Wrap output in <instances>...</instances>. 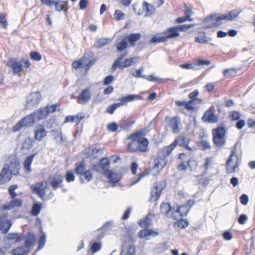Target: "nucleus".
Here are the masks:
<instances>
[{
	"label": "nucleus",
	"mask_w": 255,
	"mask_h": 255,
	"mask_svg": "<svg viewBox=\"0 0 255 255\" xmlns=\"http://www.w3.org/2000/svg\"><path fill=\"white\" fill-rule=\"evenodd\" d=\"M143 10L146 12L145 15H150L152 14L155 11V8L153 5L148 3L146 1H143L142 3Z\"/></svg>",
	"instance_id": "obj_31"
},
{
	"label": "nucleus",
	"mask_w": 255,
	"mask_h": 255,
	"mask_svg": "<svg viewBox=\"0 0 255 255\" xmlns=\"http://www.w3.org/2000/svg\"><path fill=\"white\" fill-rule=\"evenodd\" d=\"M161 190H159L157 185L155 186L151 192V196L149 199L150 202L157 201L160 197Z\"/></svg>",
	"instance_id": "obj_32"
},
{
	"label": "nucleus",
	"mask_w": 255,
	"mask_h": 255,
	"mask_svg": "<svg viewBox=\"0 0 255 255\" xmlns=\"http://www.w3.org/2000/svg\"><path fill=\"white\" fill-rule=\"evenodd\" d=\"M240 200L241 204L244 206L248 204L249 202V197L247 194H243L240 197Z\"/></svg>",
	"instance_id": "obj_64"
},
{
	"label": "nucleus",
	"mask_w": 255,
	"mask_h": 255,
	"mask_svg": "<svg viewBox=\"0 0 255 255\" xmlns=\"http://www.w3.org/2000/svg\"><path fill=\"white\" fill-rule=\"evenodd\" d=\"M167 149V147L166 146L160 149L158 151L157 157L154 160L153 168L157 169L158 172H159L166 165L167 162L166 157L171 153H168Z\"/></svg>",
	"instance_id": "obj_3"
},
{
	"label": "nucleus",
	"mask_w": 255,
	"mask_h": 255,
	"mask_svg": "<svg viewBox=\"0 0 255 255\" xmlns=\"http://www.w3.org/2000/svg\"><path fill=\"white\" fill-rule=\"evenodd\" d=\"M114 15L116 19L120 20L123 18L125 14L120 10H116L115 11Z\"/></svg>",
	"instance_id": "obj_63"
},
{
	"label": "nucleus",
	"mask_w": 255,
	"mask_h": 255,
	"mask_svg": "<svg viewBox=\"0 0 255 255\" xmlns=\"http://www.w3.org/2000/svg\"><path fill=\"white\" fill-rule=\"evenodd\" d=\"M11 226V222L8 219L7 213H3L0 215V230L2 233L6 234Z\"/></svg>",
	"instance_id": "obj_10"
},
{
	"label": "nucleus",
	"mask_w": 255,
	"mask_h": 255,
	"mask_svg": "<svg viewBox=\"0 0 255 255\" xmlns=\"http://www.w3.org/2000/svg\"><path fill=\"white\" fill-rule=\"evenodd\" d=\"M30 58L35 61H40L41 59V55L37 52L32 51L30 53Z\"/></svg>",
	"instance_id": "obj_60"
},
{
	"label": "nucleus",
	"mask_w": 255,
	"mask_h": 255,
	"mask_svg": "<svg viewBox=\"0 0 255 255\" xmlns=\"http://www.w3.org/2000/svg\"><path fill=\"white\" fill-rule=\"evenodd\" d=\"M190 210L188 205H182L179 206L176 210H174V220H179L187 215Z\"/></svg>",
	"instance_id": "obj_15"
},
{
	"label": "nucleus",
	"mask_w": 255,
	"mask_h": 255,
	"mask_svg": "<svg viewBox=\"0 0 255 255\" xmlns=\"http://www.w3.org/2000/svg\"><path fill=\"white\" fill-rule=\"evenodd\" d=\"M165 36L163 35L161 36H153L150 40V43H161L166 42Z\"/></svg>",
	"instance_id": "obj_49"
},
{
	"label": "nucleus",
	"mask_w": 255,
	"mask_h": 255,
	"mask_svg": "<svg viewBox=\"0 0 255 255\" xmlns=\"http://www.w3.org/2000/svg\"><path fill=\"white\" fill-rule=\"evenodd\" d=\"M190 141V139L187 136L179 135L170 145L166 146L167 147V151L168 153L172 152L177 144L189 151H192V148L188 145Z\"/></svg>",
	"instance_id": "obj_8"
},
{
	"label": "nucleus",
	"mask_w": 255,
	"mask_h": 255,
	"mask_svg": "<svg viewBox=\"0 0 255 255\" xmlns=\"http://www.w3.org/2000/svg\"><path fill=\"white\" fill-rule=\"evenodd\" d=\"M35 242V236L31 233L27 234L25 237L24 242V247H26V249L30 250V247L34 244Z\"/></svg>",
	"instance_id": "obj_33"
},
{
	"label": "nucleus",
	"mask_w": 255,
	"mask_h": 255,
	"mask_svg": "<svg viewBox=\"0 0 255 255\" xmlns=\"http://www.w3.org/2000/svg\"><path fill=\"white\" fill-rule=\"evenodd\" d=\"M175 104L177 106H184L188 111H193L195 110L194 106L189 105L188 102L185 101H176Z\"/></svg>",
	"instance_id": "obj_42"
},
{
	"label": "nucleus",
	"mask_w": 255,
	"mask_h": 255,
	"mask_svg": "<svg viewBox=\"0 0 255 255\" xmlns=\"http://www.w3.org/2000/svg\"><path fill=\"white\" fill-rule=\"evenodd\" d=\"M75 180V176L73 173L70 171L68 170L66 172V180L68 182H72Z\"/></svg>",
	"instance_id": "obj_61"
},
{
	"label": "nucleus",
	"mask_w": 255,
	"mask_h": 255,
	"mask_svg": "<svg viewBox=\"0 0 255 255\" xmlns=\"http://www.w3.org/2000/svg\"><path fill=\"white\" fill-rule=\"evenodd\" d=\"M237 145L235 144L231 150V154L226 162V172L228 173H234L238 165V156L237 153Z\"/></svg>",
	"instance_id": "obj_4"
},
{
	"label": "nucleus",
	"mask_w": 255,
	"mask_h": 255,
	"mask_svg": "<svg viewBox=\"0 0 255 255\" xmlns=\"http://www.w3.org/2000/svg\"><path fill=\"white\" fill-rule=\"evenodd\" d=\"M68 1L60 0L57 1L55 0L53 5L55 7V10L57 11H63L65 12V14L67 15V11L69 9L68 6Z\"/></svg>",
	"instance_id": "obj_16"
},
{
	"label": "nucleus",
	"mask_w": 255,
	"mask_h": 255,
	"mask_svg": "<svg viewBox=\"0 0 255 255\" xmlns=\"http://www.w3.org/2000/svg\"><path fill=\"white\" fill-rule=\"evenodd\" d=\"M143 79H146L149 81H154V82H164L167 80H169V79H164L162 78H159L156 77H154L153 75H150L148 76H145V78H143Z\"/></svg>",
	"instance_id": "obj_51"
},
{
	"label": "nucleus",
	"mask_w": 255,
	"mask_h": 255,
	"mask_svg": "<svg viewBox=\"0 0 255 255\" xmlns=\"http://www.w3.org/2000/svg\"><path fill=\"white\" fill-rule=\"evenodd\" d=\"M127 55V52H125L124 53H122L121 54L115 61L114 62L112 66V70L113 71H115L118 67L120 65V64L121 63V61L125 57H126Z\"/></svg>",
	"instance_id": "obj_43"
},
{
	"label": "nucleus",
	"mask_w": 255,
	"mask_h": 255,
	"mask_svg": "<svg viewBox=\"0 0 255 255\" xmlns=\"http://www.w3.org/2000/svg\"><path fill=\"white\" fill-rule=\"evenodd\" d=\"M237 75V71L234 69H226L224 71L225 76L234 77Z\"/></svg>",
	"instance_id": "obj_57"
},
{
	"label": "nucleus",
	"mask_w": 255,
	"mask_h": 255,
	"mask_svg": "<svg viewBox=\"0 0 255 255\" xmlns=\"http://www.w3.org/2000/svg\"><path fill=\"white\" fill-rule=\"evenodd\" d=\"M91 97L90 91L89 88L83 90L78 96V98L82 101L81 104H86L90 100Z\"/></svg>",
	"instance_id": "obj_19"
},
{
	"label": "nucleus",
	"mask_w": 255,
	"mask_h": 255,
	"mask_svg": "<svg viewBox=\"0 0 255 255\" xmlns=\"http://www.w3.org/2000/svg\"><path fill=\"white\" fill-rule=\"evenodd\" d=\"M9 165L5 164L0 173V184H4L9 181L12 177V174L9 171Z\"/></svg>",
	"instance_id": "obj_12"
},
{
	"label": "nucleus",
	"mask_w": 255,
	"mask_h": 255,
	"mask_svg": "<svg viewBox=\"0 0 255 255\" xmlns=\"http://www.w3.org/2000/svg\"><path fill=\"white\" fill-rule=\"evenodd\" d=\"M144 67L143 66L140 67L138 69L135 70L134 72L132 73V75L135 78H145V76L141 74V72L143 71Z\"/></svg>",
	"instance_id": "obj_54"
},
{
	"label": "nucleus",
	"mask_w": 255,
	"mask_h": 255,
	"mask_svg": "<svg viewBox=\"0 0 255 255\" xmlns=\"http://www.w3.org/2000/svg\"><path fill=\"white\" fill-rule=\"evenodd\" d=\"M128 140H131L127 146V149L130 152L144 153L149 150L148 140L144 137L141 131L134 132L128 137Z\"/></svg>",
	"instance_id": "obj_1"
},
{
	"label": "nucleus",
	"mask_w": 255,
	"mask_h": 255,
	"mask_svg": "<svg viewBox=\"0 0 255 255\" xmlns=\"http://www.w3.org/2000/svg\"><path fill=\"white\" fill-rule=\"evenodd\" d=\"M19 238V236L18 233H9L6 236L5 240L7 241L16 240L17 241Z\"/></svg>",
	"instance_id": "obj_59"
},
{
	"label": "nucleus",
	"mask_w": 255,
	"mask_h": 255,
	"mask_svg": "<svg viewBox=\"0 0 255 255\" xmlns=\"http://www.w3.org/2000/svg\"><path fill=\"white\" fill-rule=\"evenodd\" d=\"M84 118V116H81L79 114H77L75 116H67L66 117L64 123H76L77 124L79 123Z\"/></svg>",
	"instance_id": "obj_34"
},
{
	"label": "nucleus",
	"mask_w": 255,
	"mask_h": 255,
	"mask_svg": "<svg viewBox=\"0 0 255 255\" xmlns=\"http://www.w3.org/2000/svg\"><path fill=\"white\" fill-rule=\"evenodd\" d=\"M17 188V185L14 184L9 186L8 188V193L11 198L14 199L17 196L16 193L14 192L15 190Z\"/></svg>",
	"instance_id": "obj_55"
},
{
	"label": "nucleus",
	"mask_w": 255,
	"mask_h": 255,
	"mask_svg": "<svg viewBox=\"0 0 255 255\" xmlns=\"http://www.w3.org/2000/svg\"><path fill=\"white\" fill-rule=\"evenodd\" d=\"M100 163L101 165V167L102 170H105V171L107 170H109V166H110V161L109 159L107 158H103L100 160Z\"/></svg>",
	"instance_id": "obj_46"
},
{
	"label": "nucleus",
	"mask_w": 255,
	"mask_h": 255,
	"mask_svg": "<svg viewBox=\"0 0 255 255\" xmlns=\"http://www.w3.org/2000/svg\"><path fill=\"white\" fill-rule=\"evenodd\" d=\"M110 41V39L108 38H101L97 39L95 43V47L97 48H101L102 47L107 45Z\"/></svg>",
	"instance_id": "obj_37"
},
{
	"label": "nucleus",
	"mask_w": 255,
	"mask_h": 255,
	"mask_svg": "<svg viewBox=\"0 0 255 255\" xmlns=\"http://www.w3.org/2000/svg\"><path fill=\"white\" fill-rule=\"evenodd\" d=\"M21 205L22 201L20 199H13L8 204L3 205L1 207V209L3 210H9L14 208L20 207Z\"/></svg>",
	"instance_id": "obj_21"
},
{
	"label": "nucleus",
	"mask_w": 255,
	"mask_h": 255,
	"mask_svg": "<svg viewBox=\"0 0 255 255\" xmlns=\"http://www.w3.org/2000/svg\"><path fill=\"white\" fill-rule=\"evenodd\" d=\"M36 154L37 152L32 154L25 159L23 163V168L26 172H30L31 171V164L32 162L33 158Z\"/></svg>",
	"instance_id": "obj_27"
},
{
	"label": "nucleus",
	"mask_w": 255,
	"mask_h": 255,
	"mask_svg": "<svg viewBox=\"0 0 255 255\" xmlns=\"http://www.w3.org/2000/svg\"><path fill=\"white\" fill-rule=\"evenodd\" d=\"M87 60V57L83 56L80 59L74 61L72 63V66L73 68L77 69L78 68H84V65Z\"/></svg>",
	"instance_id": "obj_36"
},
{
	"label": "nucleus",
	"mask_w": 255,
	"mask_h": 255,
	"mask_svg": "<svg viewBox=\"0 0 255 255\" xmlns=\"http://www.w3.org/2000/svg\"><path fill=\"white\" fill-rule=\"evenodd\" d=\"M62 182L63 177L61 176H57L50 178V184L54 190H56Z\"/></svg>",
	"instance_id": "obj_29"
},
{
	"label": "nucleus",
	"mask_w": 255,
	"mask_h": 255,
	"mask_svg": "<svg viewBox=\"0 0 255 255\" xmlns=\"http://www.w3.org/2000/svg\"><path fill=\"white\" fill-rule=\"evenodd\" d=\"M135 252L134 247L129 246L128 248L123 247L121 254V255H134Z\"/></svg>",
	"instance_id": "obj_40"
},
{
	"label": "nucleus",
	"mask_w": 255,
	"mask_h": 255,
	"mask_svg": "<svg viewBox=\"0 0 255 255\" xmlns=\"http://www.w3.org/2000/svg\"><path fill=\"white\" fill-rule=\"evenodd\" d=\"M33 114L35 117L36 120H40L41 119H45L48 115V112L44 108H39L37 110H35Z\"/></svg>",
	"instance_id": "obj_26"
},
{
	"label": "nucleus",
	"mask_w": 255,
	"mask_h": 255,
	"mask_svg": "<svg viewBox=\"0 0 255 255\" xmlns=\"http://www.w3.org/2000/svg\"><path fill=\"white\" fill-rule=\"evenodd\" d=\"M242 12L241 9H236L229 11L225 14L219 15L217 13H213L206 17L203 23L204 28H209L215 26H218L222 24V20L232 21L235 19Z\"/></svg>",
	"instance_id": "obj_2"
},
{
	"label": "nucleus",
	"mask_w": 255,
	"mask_h": 255,
	"mask_svg": "<svg viewBox=\"0 0 255 255\" xmlns=\"http://www.w3.org/2000/svg\"><path fill=\"white\" fill-rule=\"evenodd\" d=\"M46 243V235L44 233H43L42 231H41V235L38 241V250H40L42 249Z\"/></svg>",
	"instance_id": "obj_48"
},
{
	"label": "nucleus",
	"mask_w": 255,
	"mask_h": 255,
	"mask_svg": "<svg viewBox=\"0 0 255 255\" xmlns=\"http://www.w3.org/2000/svg\"><path fill=\"white\" fill-rule=\"evenodd\" d=\"M197 165V162L193 159H190L188 161L187 165L191 171L195 170Z\"/></svg>",
	"instance_id": "obj_56"
},
{
	"label": "nucleus",
	"mask_w": 255,
	"mask_h": 255,
	"mask_svg": "<svg viewBox=\"0 0 255 255\" xmlns=\"http://www.w3.org/2000/svg\"><path fill=\"white\" fill-rule=\"evenodd\" d=\"M141 98L139 95H128L121 98L120 103H114L109 106L106 109V112L110 114H113L116 109L124 105L127 103L133 101L135 100H138Z\"/></svg>",
	"instance_id": "obj_5"
},
{
	"label": "nucleus",
	"mask_w": 255,
	"mask_h": 255,
	"mask_svg": "<svg viewBox=\"0 0 255 255\" xmlns=\"http://www.w3.org/2000/svg\"><path fill=\"white\" fill-rule=\"evenodd\" d=\"M198 145L201 146L203 150L209 149L211 147L209 142L207 140H204L199 141L198 142Z\"/></svg>",
	"instance_id": "obj_52"
},
{
	"label": "nucleus",
	"mask_w": 255,
	"mask_h": 255,
	"mask_svg": "<svg viewBox=\"0 0 255 255\" xmlns=\"http://www.w3.org/2000/svg\"><path fill=\"white\" fill-rule=\"evenodd\" d=\"M104 175L106 176L110 182L116 183L120 180V177L119 174L115 172H112L110 170H107L104 173Z\"/></svg>",
	"instance_id": "obj_25"
},
{
	"label": "nucleus",
	"mask_w": 255,
	"mask_h": 255,
	"mask_svg": "<svg viewBox=\"0 0 255 255\" xmlns=\"http://www.w3.org/2000/svg\"><path fill=\"white\" fill-rule=\"evenodd\" d=\"M47 185L46 181H43L32 185L30 188L33 193L37 195L41 200H43Z\"/></svg>",
	"instance_id": "obj_9"
},
{
	"label": "nucleus",
	"mask_w": 255,
	"mask_h": 255,
	"mask_svg": "<svg viewBox=\"0 0 255 255\" xmlns=\"http://www.w3.org/2000/svg\"><path fill=\"white\" fill-rule=\"evenodd\" d=\"M128 46V41L126 39H123L121 42L117 43V49L119 52H121L126 49Z\"/></svg>",
	"instance_id": "obj_45"
},
{
	"label": "nucleus",
	"mask_w": 255,
	"mask_h": 255,
	"mask_svg": "<svg viewBox=\"0 0 255 255\" xmlns=\"http://www.w3.org/2000/svg\"><path fill=\"white\" fill-rule=\"evenodd\" d=\"M93 177V175L91 172L89 170H87L81 175V176H80V179L81 182L83 183L84 182V180L86 182H89L92 179Z\"/></svg>",
	"instance_id": "obj_41"
},
{
	"label": "nucleus",
	"mask_w": 255,
	"mask_h": 255,
	"mask_svg": "<svg viewBox=\"0 0 255 255\" xmlns=\"http://www.w3.org/2000/svg\"><path fill=\"white\" fill-rule=\"evenodd\" d=\"M101 149L97 147V145H94L90 147L87 151V155L89 156H92L94 154L101 151Z\"/></svg>",
	"instance_id": "obj_47"
},
{
	"label": "nucleus",
	"mask_w": 255,
	"mask_h": 255,
	"mask_svg": "<svg viewBox=\"0 0 255 255\" xmlns=\"http://www.w3.org/2000/svg\"><path fill=\"white\" fill-rule=\"evenodd\" d=\"M7 66L11 68L14 75H17L23 70L22 62L16 58H10L6 64Z\"/></svg>",
	"instance_id": "obj_11"
},
{
	"label": "nucleus",
	"mask_w": 255,
	"mask_h": 255,
	"mask_svg": "<svg viewBox=\"0 0 255 255\" xmlns=\"http://www.w3.org/2000/svg\"><path fill=\"white\" fill-rule=\"evenodd\" d=\"M163 34L165 36L167 41L169 38H175L179 36L180 33L178 32L176 27L174 26L167 29L163 33Z\"/></svg>",
	"instance_id": "obj_17"
},
{
	"label": "nucleus",
	"mask_w": 255,
	"mask_h": 255,
	"mask_svg": "<svg viewBox=\"0 0 255 255\" xmlns=\"http://www.w3.org/2000/svg\"><path fill=\"white\" fill-rule=\"evenodd\" d=\"M33 139L29 137H27L22 143V148L25 149H29L33 146Z\"/></svg>",
	"instance_id": "obj_44"
},
{
	"label": "nucleus",
	"mask_w": 255,
	"mask_h": 255,
	"mask_svg": "<svg viewBox=\"0 0 255 255\" xmlns=\"http://www.w3.org/2000/svg\"><path fill=\"white\" fill-rule=\"evenodd\" d=\"M138 57H133L126 59L124 61L121 62L118 67L120 69H122L124 68L129 67L136 63L138 61Z\"/></svg>",
	"instance_id": "obj_22"
},
{
	"label": "nucleus",
	"mask_w": 255,
	"mask_h": 255,
	"mask_svg": "<svg viewBox=\"0 0 255 255\" xmlns=\"http://www.w3.org/2000/svg\"><path fill=\"white\" fill-rule=\"evenodd\" d=\"M180 121L177 117H173L171 119L169 122V126L172 128L173 132L174 133H178L180 131L179 128L178 127Z\"/></svg>",
	"instance_id": "obj_28"
},
{
	"label": "nucleus",
	"mask_w": 255,
	"mask_h": 255,
	"mask_svg": "<svg viewBox=\"0 0 255 255\" xmlns=\"http://www.w3.org/2000/svg\"><path fill=\"white\" fill-rule=\"evenodd\" d=\"M9 165V171L12 175L16 176L19 174V170L20 168V164L19 162H10Z\"/></svg>",
	"instance_id": "obj_30"
},
{
	"label": "nucleus",
	"mask_w": 255,
	"mask_h": 255,
	"mask_svg": "<svg viewBox=\"0 0 255 255\" xmlns=\"http://www.w3.org/2000/svg\"><path fill=\"white\" fill-rule=\"evenodd\" d=\"M36 121L34 114L31 113L22 118L12 128L13 132H17L23 127H32Z\"/></svg>",
	"instance_id": "obj_7"
},
{
	"label": "nucleus",
	"mask_w": 255,
	"mask_h": 255,
	"mask_svg": "<svg viewBox=\"0 0 255 255\" xmlns=\"http://www.w3.org/2000/svg\"><path fill=\"white\" fill-rule=\"evenodd\" d=\"M209 38L204 34L199 35L195 38V41L199 43H205L208 42Z\"/></svg>",
	"instance_id": "obj_50"
},
{
	"label": "nucleus",
	"mask_w": 255,
	"mask_h": 255,
	"mask_svg": "<svg viewBox=\"0 0 255 255\" xmlns=\"http://www.w3.org/2000/svg\"><path fill=\"white\" fill-rule=\"evenodd\" d=\"M41 94L39 92L31 93L27 99L26 103L27 108L33 107L37 105L41 99Z\"/></svg>",
	"instance_id": "obj_14"
},
{
	"label": "nucleus",
	"mask_w": 255,
	"mask_h": 255,
	"mask_svg": "<svg viewBox=\"0 0 255 255\" xmlns=\"http://www.w3.org/2000/svg\"><path fill=\"white\" fill-rule=\"evenodd\" d=\"M29 252V250L26 249L24 246L17 247L11 252V255H26Z\"/></svg>",
	"instance_id": "obj_35"
},
{
	"label": "nucleus",
	"mask_w": 255,
	"mask_h": 255,
	"mask_svg": "<svg viewBox=\"0 0 255 255\" xmlns=\"http://www.w3.org/2000/svg\"><path fill=\"white\" fill-rule=\"evenodd\" d=\"M138 224L140 227L146 229L151 225V220L148 218V216H147L145 218L140 219L138 221Z\"/></svg>",
	"instance_id": "obj_39"
},
{
	"label": "nucleus",
	"mask_w": 255,
	"mask_h": 255,
	"mask_svg": "<svg viewBox=\"0 0 255 255\" xmlns=\"http://www.w3.org/2000/svg\"><path fill=\"white\" fill-rule=\"evenodd\" d=\"M229 115L231 118V120L233 121L239 120L241 117L240 113L236 111L231 112Z\"/></svg>",
	"instance_id": "obj_53"
},
{
	"label": "nucleus",
	"mask_w": 255,
	"mask_h": 255,
	"mask_svg": "<svg viewBox=\"0 0 255 255\" xmlns=\"http://www.w3.org/2000/svg\"><path fill=\"white\" fill-rule=\"evenodd\" d=\"M42 207V204L40 202L33 204L31 209V214L34 216H37L39 214Z\"/></svg>",
	"instance_id": "obj_38"
},
{
	"label": "nucleus",
	"mask_w": 255,
	"mask_h": 255,
	"mask_svg": "<svg viewBox=\"0 0 255 255\" xmlns=\"http://www.w3.org/2000/svg\"><path fill=\"white\" fill-rule=\"evenodd\" d=\"M46 134L47 132L44 126L42 125H38L35 129L34 137L36 140L40 141L46 135Z\"/></svg>",
	"instance_id": "obj_18"
},
{
	"label": "nucleus",
	"mask_w": 255,
	"mask_h": 255,
	"mask_svg": "<svg viewBox=\"0 0 255 255\" xmlns=\"http://www.w3.org/2000/svg\"><path fill=\"white\" fill-rule=\"evenodd\" d=\"M160 212L166 217L174 219V209L172 208L170 203L163 202L160 206Z\"/></svg>",
	"instance_id": "obj_13"
},
{
	"label": "nucleus",
	"mask_w": 255,
	"mask_h": 255,
	"mask_svg": "<svg viewBox=\"0 0 255 255\" xmlns=\"http://www.w3.org/2000/svg\"><path fill=\"white\" fill-rule=\"evenodd\" d=\"M140 38L141 34L140 33H131L127 37L126 39L131 46L134 47L136 42L138 41Z\"/></svg>",
	"instance_id": "obj_24"
},
{
	"label": "nucleus",
	"mask_w": 255,
	"mask_h": 255,
	"mask_svg": "<svg viewBox=\"0 0 255 255\" xmlns=\"http://www.w3.org/2000/svg\"><path fill=\"white\" fill-rule=\"evenodd\" d=\"M101 244L100 243H94L91 246V250L93 253H95L99 251H100L101 249Z\"/></svg>",
	"instance_id": "obj_58"
},
{
	"label": "nucleus",
	"mask_w": 255,
	"mask_h": 255,
	"mask_svg": "<svg viewBox=\"0 0 255 255\" xmlns=\"http://www.w3.org/2000/svg\"><path fill=\"white\" fill-rule=\"evenodd\" d=\"M86 170L85 161L84 160L75 163L74 172L76 174L81 176Z\"/></svg>",
	"instance_id": "obj_23"
},
{
	"label": "nucleus",
	"mask_w": 255,
	"mask_h": 255,
	"mask_svg": "<svg viewBox=\"0 0 255 255\" xmlns=\"http://www.w3.org/2000/svg\"><path fill=\"white\" fill-rule=\"evenodd\" d=\"M118 127H119V125L116 123L113 122L108 125L107 128L112 132H115L117 130Z\"/></svg>",
	"instance_id": "obj_62"
},
{
	"label": "nucleus",
	"mask_w": 255,
	"mask_h": 255,
	"mask_svg": "<svg viewBox=\"0 0 255 255\" xmlns=\"http://www.w3.org/2000/svg\"><path fill=\"white\" fill-rule=\"evenodd\" d=\"M213 141L214 144L219 147H222L226 143V130L224 127H219L212 130Z\"/></svg>",
	"instance_id": "obj_6"
},
{
	"label": "nucleus",
	"mask_w": 255,
	"mask_h": 255,
	"mask_svg": "<svg viewBox=\"0 0 255 255\" xmlns=\"http://www.w3.org/2000/svg\"><path fill=\"white\" fill-rule=\"evenodd\" d=\"M159 235L158 232L153 231L152 230L144 229L140 231L138 233V236L140 238H145L148 240V236H152L153 237L157 236Z\"/></svg>",
	"instance_id": "obj_20"
}]
</instances>
